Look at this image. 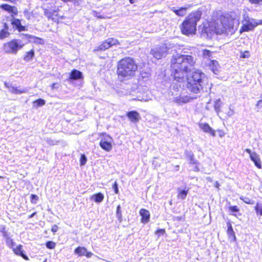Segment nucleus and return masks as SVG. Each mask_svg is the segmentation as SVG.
Here are the masks:
<instances>
[{"instance_id":"obj_5","label":"nucleus","mask_w":262,"mask_h":262,"mask_svg":"<svg viewBox=\"0 0 262 262\" xmlns=\"http://www.w3.org/2000/svg\"><path fill=\"white\" fill-rule=\"evenodd\" d=\"M24 44L19 39H13L4 45V50L7 53L16 54L23 48Z\"/></svg>"},{"instance_id":"obj_28","label":"nucleus","mask_w":262,"mask_h":262,"mask_svg":"<svg viewBox=\"0 0 262 262\" xmlns=\"http://www.w3.org/2000/svg\"><path fill=\"white\" fill-rule=\"evenodd\" d=\"M13 251L16 254L20 255L24 259H28V257L25 255L24 254L23 251L22 250V246L21 245H19L16 248L14 249Z\"/></svg>"},{"instance_id":"obj_26","label":"nucleus","mask_w":262,"mask_h":262,"mask_svg":"<svg viewBox=\"0 0 262 262\" xmlns=\"http://www.w3.org/2000/svg\"><path fill=\"white\" fill-rule=\"evenodd\" d=\"M209 66L212 70V71L214 73L216 74V72L218 71L219 68V64L217 61L211 60L210 61L209 63Z\"/></svg>"},{"instance_id":"obj_7","label":"nucleus","mask_w":262,"mask_h":262,"mask_svg":"<svg viewBox=\"0 0 262 262\" xmlns=\"http://www.w3.org/2000/svg\"><path fill=\"white\" fill-rule=\"evenodd\" d=\"M168 50V47L165 45H163L152 48L150 54L157 59H160L166 55Z\"/></svg>"},{"instance_id":"obj_46","label":"nucleus","mask_w":262,"mask_h":262,"mask_svg":"<svg viewBox=\"0 0 262 262\" xmlns=\"http://www.w3.org/2000/svg\"><path fill=\"white\" fill-rule=\"evenodd\" d=\"M250 2L253 4H258L262 2V0H249Z\"/></svg>"},{"instance_id":"obj_52","label":"nucleus","mask_w":262,"mask_h":262,"mask_svg":"<svg viewBox=\"0 0 262 262\" xmlns=\"http://www.w3.org/2000/svg\"><path fill=\"white\" fill-rule=\"evenodd\" d=\"M0 231L2 233H4V232H5V227L4 226L0 227Z\"/></svg>"},{"instance_id":"obj_63","label":"nucleus","mask_w":262,"mask_h":262,"mask_svg":"<svg viewBox=\"0 0 262 262\" xmlns=\"http://www.w3.org/2000/svg\"><path fill=\"white\" fill-rule=\"evenodd\" d=\"M2 178V177H1V176H0V178Z\"/></svg>"},{"instance_id":"obj_49","label":"nucleus","mask_w":262,"mask_h":262,"mask_svg":"<svg viewBox=\"0 0 262 262\" xmlns=\"http://www.w3.org/2000/svg\"><path fill=\"white\" fill-rule=\"evenodd\" d=\"M164 232H165L164 229H159L156 231V233L158 234L159 233H161L163 234Z\"/></svg>"},{"instance_id":"obj_19","label":"nucleus","mask_w":262,"mask_h":262,"mask_svg":"<svg viewBox=\"0 0 262 262\" xmlns=\"http://www.w3.org/2000/svg\"><path fill=\"white\" fill-rule=\"evenodd\" d=\"M0 7L10 13H12V14H17V9L16 7L14 6H11L8 4H3L1 5Z\"/></svg>"},{"instance_id":"obj_57","label":"nucleus","mask_w":262,"mask_h":262,"mask_svg":"<svg viewBox=\"0 0 262 262\" xmlns=\"http://www.w3.org/2000/svg\"><path fill=\"white\" fill-rule=\"evenodd\" d=\"M35 214H36V212H34V213H32V214L29 216V218H32V217H33L34 216V215H35Z\"/></svg>"},{"instance_id":"obj_17","label":"nucleus","mask_w":262,"mask_h":262,"mask_svg":"<svg viewBox=\"0 0 262 262\" xmlns=\"http://www.w3.org/2000/svg\"><path fill=\"white\" fill-rule=\"evenodd\" d=\"M5 86L9 89V91L14 94H20L23 93H25L27 92V91L25 89L19 90L17 88H15L11 85L9 84L7 82H5Z\"/></svg>"},{"instance_id":"obj_4","label":"nucleus","mask_w":262,"mask_h":262,"mask_svg":"<svg viewBox=\"0 0 262 262\" xmlns=\"http://www.w3.org/2000/svg\"><path fill=\"white\" fill-rule=\"evenodd\" d=\"M201 17V12L199 11L190 14L181 25L182 33L186 35L194 34L196 31V23Z\"/></svg>"},{"instance_id":"obj_41","label":"nucleus","mask_w":262,"mask_h":262,"mask_svg":"<svg viewBox=\"0 0 262 262\" xmlns=\"http://www.w3.org/2000/svg\"><path fill=\"white\" fill-rule=\"evenodd\" d=\"M197 161L194 159V156L193 154H190V163L191 164H196Z\"/></svg>"},{"instance_id":"obj_2","label":"nucleus","mask_w":262,"mask_h":262,"mask_svg":"<svg viewBox=\"0 0 262 262\" xmlns=\"http://www.w3.org/2000/svg\"><path fill=\"white\" fill-rule=\"evenodd\" d=\"M138 69V66L130 57L121 59L117 64V73L120 80L128 79L133 77Z\"/></svg>"},{"instance_id":"obj_32","label":"nucleus","mask_w":262,"mask_h":262,"mask_svg":"<svg viewBox=\"0 0 262 262\" xmlns=\"http://www.w3.org/2000/svg\"><path fill=\"white\" fill-rule=\"evenodd\" d=\"M188 194V191L185 190H181L178 194V198L184 200Z\"/></svg>"},{"instance_id":"obj_62","label":"nucleus","mask_w":262,"mask_h":262,"mask_svg":"<svg viewBox=\"0 0 262 262\" xmlns=\"http://www.w3.org/2000/svg\"><path fill=\"white\" fill-rule=\"evenodd\" d=\"M52 19H53V20H54V19H55V18H54V17H52Z\"/></svg>"},{"instance_id":"obj_16","label":"nucleus","mask_w":262,"mask_h":262,"mask_svg":"<svg viewBox=\"0 0 262 262\" xmlns=\"http://www.w3.org/2000/svg\"><path fill=\"white\" fill-rule=\"evenodd\" d=\"M200 127L203 130V132L210 134L213 137L215 136V132L213 129L207 123H200L199 124Z\"/></svg>"},{"instance_id":"obj_25","label":"nucleus","mask_w":262,"mask_h":262,"mask_svg":"<svg viewBox=\"0 0 262 262\" xmlns=\"http://www.w3.org/2000/svg\"><path fill=\"white\" fill-rule=\"evenodd\" d=\"M186 7H181L180 9L177 10L175 8L173 7L171 10L173 11L177 15L180 16H183L186 14Z\"/></svg>"},{"instance_id":"obj_39","label":"nucleus","mask_w":262,"mask_h":262,"mask_svg":"<svg viewBox=\"0 0 262 262\" xmlns=\"http://www.w3.org/2000/svg\"><path fill=\"white\" fill-rule=\"evenodd\" d=\"M87 161L86 157L84 155H82L80 158V165H84L85 164Z\"/></svg>"},{"instance_id":"obj_54","label":"nucleus","mask_w":262,"mask_h":262,"mask_svg":"<svg viewBox=\"0 0 262 262\" xmlns=\"http://www.w3.org/2000/svg\"><path fill=\"white\" fill-rule=\"evenodd\" d=\"M219 132H220L219 136H220V137H224L225 136V133H224V132H223L222 130H219Z\"/></svg>"},{"instance_id":"obj_53","label":"nucleus","mask_w":262,"mask_h":262,"mask_svg":"<svg viewBox=\"0 0 262 262\" xmlns=\"http://www.w3.org/2000/svg\"><path fill=\"white\" fill-rule=\"evenodd\" d=\"M8 29H9V27H8V25L6 23H5L4 26V29L3 30H6L8 31Z\"/></svg>"},{"instance_id":"obj_20","label":"nucleus","mask_w":262,"mask_h":262,"mask_svg":"<svg viewBox=\"0 0 262 262\" xmlns=\"http://www.w3.org/2000/svg\"><path fill=\"white\" fill-rule=\"evenodd\" d=\"M90 199L97 203H100L103 200L104 195L102 193L99 192L91 196Z\"/></svg>"},{"instance_id":"obj_43","label":"nucleus","mask_w":262,"mask_h":262,"mask_svg":"<svg viewBox=\"0 0 262 262\" xmlns=\"http://www.w3.org/2000/svg\"><path fill=\"white\" fill-rule=\"evenodd\" d=\"M6 243L8 246H13L14 244L13 240L10 237L6 239Z\"/></svg>"},{"instance_id":"obj_34","label":"nucleus","mask_w":262,"mask_h":262,"mask_svg":"<svg viewBox=\"0 0 262 262\" xmlns=\"http://www.w3.org/2000/svg\"><path fill=\"white\" fill-rule=\"evenodd\" d=\"M120 205H118L117 207V211H116V215L118 219L120 220V222L122 220V214H121V211L120 210Z\"/></svg>"},{"instance_id":"obj_12","label":"nucleus","mask_w":262,"mask_h":262,"mask_svg":"<svg viewBox=\"0 0 262 262\" xmlns=\"http://www.w3.org/2000/svg\"><path fill=\"white\" fill-rule=\"evenodd\" d=\"M221 20L224 24L227 31L228 30L230 31V29L233 28V19L228 14L223 16L221 18Z\"/></svg>"},{"instance_id":"obj_15","label":"nucleus","mask_w":262,"mask_h":262,"mask_svg":"<svg viewBox=\"0 0 262 262\" xmlns=\"http://www.w3.org/2000/svg\"><path fill=\"white\" fill-rule=\"evenodd\" d=\"M194 98L188 96L180 95L174 97V101L179 104H182L189 102Z\"/></svg>"},{"instance_id":"obj_24","label":"nucleus","mask_w":262,"mask_h":262,"mask_svg":"<svg viewBox=\"0 0 262 262\" xmlns=\"http://www.w3.org/2000/svg\"><path fill=\"white\" fill-rule=\"evenodd\" d=\"M227 234L228 236L230 238H232L233 241H235L236 240V236L235 235V233L233 231V229L232 228V225L230 222L227 223Z\"/></svg>"},{"instance_id":"obj_40","label":"nucleus","mask_w":262,"mask_h":262,"mask_svg":"<svg viewBox=\"0 0 262 262\" xmlns=\"http://www.w3.org/2000/svg\"><path fill=\"white\" fill-rule=\"evenodd\" d=\"M241 199H242L246 204H253V200H252L248 198H241Z\"/></svg>"},{"instance_id":"obj_60","label":"nucleus","mask_w":262,"mask_h":262,"mask_svg":"<svg viewBox=\"0 0 262 262\" xmlns=\"http://www.w3.org/2000/svg\"><path fill=\"white\" fill-rule=\"evenodd\" d=\"M259 24H262V19L259 21Z\"/></svg>"},{"instance_id":"obj_27","label":"nucleus","mask_w":262,"mask_h":262,"mask_svg":"<svg viewBox=\"0 0 262 262\" xmlns=\"http://www.w3.org/2000/svg\"><path fill=\"white\" fill-rule=\"evenodd\" d=\"M82 76L81 72L78 70H74L71 73L70 78L74 80L79 79L81 78Z\"/></svg>"},{"instance_id":"obj_42","label":"nucleus","mask_w":262,"mask_h":262,"mask_svg":"<svg viewBox=\"0 0 262 262\" xmlns=\"http://www.w3.org/2000/svg\"><path fill=\"white\" fill-rule=\"evenodd\" d=\"M229 210L231 212H238L239 211V209L236 206H230L229 207Z\"/></svg>"},{"instance_id":"obj_31","label":"nucleus","mask_w":262,"mask_h":262,"mask_svg":"<svg viewBox=\"0 0 262 262\" xmlns=\"http://www.w3.org/2000/svg\"><path fill=\"white\" fill-rule=\"evenodd\" d=\"M45 103V101L42 99H38L33 102L34 106L35 107L43 106Z\"/></svg>"},{"instance_id":"obj_61","label":"nucleus","mask_w":262,"mask_h":262,"mask_svg":"<svg viewBox=\"0 0 262 262\" xmlns=\"http://www.w3.org/2000/svg\"><path fill=\"white\" fill-rule=\"evenodd\" d=\"M47 141H48V143H50L49 142V141H51V140H48Z\"/></svg>"},{"instance_id":"obj_29","label":"nucleus","mask_w":262,"mask_h":262,"mask_svg":"<svg viewBox=\"0 0 262 262\" xmlns=\"http://www.w3.org/2000/svg\"><path fill=\"white\" fill-rule=\"evenodd\" d=\"M222 102L220 99L216 100L214 102V108L215 112L219 113L220 111L221 106L222 105Z\"/></svg>"},{"instance_id":"obj_22","label":"nucleus","mask_w":262,"mask_h":262,"mask_svg":"<svg viewBox=\"0 0 262 262\" xmlns=\"http://www.w3.org/2000/svg\"><path fill=\"white\" fill-rule=\"evenodd\" d=\"M211 23H206L202 27V32L203 33H206L207 35L211 34L212 32L214 33L213 30H211Z\"/></svg>"},{"instance_id":"obj_59","label":"nucleus","mask_w":262,"mask_h":262,"mask_svg":"<svg viewBox=\"0 0 262 262\" xmlns=\"http://www.w3.org/2000/svg\"><path fill=\"white\" fill-rule=\"evenodd\" d=\"M129 2L131 3V4H133L134 3V0H129Z\"/></svg>"},{"instance_id":"obj_47","label":"nucleus","mask_w":262,"mask_h":262,"mask_svg":"<svg viewBox=\"0 0 262 262\" xmlns=\"http://www.w3.org/2000/svg\"><path fill=\"white\" fill-rule=\"evenodd\" d=\"M256 106L258 108H260L262 107V100H260L257 102L256 104Z\"/></svg>"},{"instance_id":"obj_55","label":"nucleus","mask_w":262,"mask_h":262,"mask_svg":"<svg viewBox=\"0 0 262 262\" xmlns=\"http://www.w3.org/2000/svg\"><path fill=\"white\" fill-rule=\"evenodd\" d=\"M214 186H215L216 188H218V189L219 188V186H220V185H219V183H218V182H217V181L215 182V183H214Z\"/></svg>"},{"instance_id":"obj_50","label":"nucleus","mask_w":262,"mask_h":262,"mask_svg":"<svg viewBox=\"0 0 262 262\" xmlns=\"http://www.w3.org/2000/svg\"><path fill=\"white\" fill-rule=\"evenodd\" d=\"M3 235L5 237H6V239H8V238H9V235H8V233H7L6 231H5V232H4V233H3Z\"/></svg>"},{"instance_id":"obj_21","label":"nucleus","mask_w":262,"mask_h":262,"mask_svg":"<svg viewBox=\"0 0 262 262\" xmlns=\"http://www.w3.org/2000/svg\"><path fill=\"white\" fill-rule=\"evenodd\" d=\"M12 24L16 27L17 29L19 31H24L25 28L24 26H23L21 25L20 20L18 19L14 18L13 17L12 20Z\"/></svg>"},{"instance_id":"obj_58","label":"nucleus","mask_w":262,"mask_h":262,"mask_svg":"<svg viewBox=\"0 0 262 262\" xmlns=\"http://www.w3.org/2000/svg\"><path fill=\"white\" fill-rule=\"evenodd\" d=\"M207 180H208L209 181H210V182H211V181H212V179H211V178H210V177H208V178H207Z\"/></svg>"},{"instance_id":"obj_38","label":"nucleus","mask_w":262,"mask_h":262,"mask_svg":"<svg viewBox=\"0 0 262 262\" xmlns=\"http://www.w3.org/2000/svg\"><path fill=\"white\" fill-rule=\"evenodd\" d=\"M46 246L48 248L52 249L55 248V243L52 241H49L47 243Z\"/></svg>"},{"instance_id":"obj_51","label":"nucleus","mask_w":262,"mask_h":262,"mask_svg":"<svg viewBox=\"0 0 262 262\" xmlns=\"http://www.w3.org/2000/svg\"><path fill=\"white\" fill-rule=\"evenodd\" d=\"M57 85V83H54L52 84V89H57L58 88V87L56 85Z\"/></svg>"},{"instance_id":"obj_1","label":"nucleus","mask_w":262,"mask_h":262,"mask_svg":"<svg viewBox=\"0 0 262 262\" xmlns=\"http://www.w3.org/2000/svg\"><path fill=\"white\" fill-rule=\"evenodd\" d=\"M194 63L195 60L190 55H173L171 59V68L174 80L179 82H183L188 76L187 72Z\"/></svg>"},{"instance_id":"obj_8","label":"nucleus","mask_w":262,"mask_h":262,"mask_svg":"<svg viewBox=\"0 0 262 262\" xmlns=\"http://www.w3.org/2000/svg\"><path fill=\"white\" fill-rule=\"evenodd\" d=\"M119 44L118 40L114 38H109L103 42L95 49L96 51H104L113 46Z\"/></svg>"},{"instance_id":"obj_13","label":"nucleus","mask_w":262,"mask_h":262,"mask_svg":"<svg viewBox=\"0 0 262 262\" xmlns=\"http://www.w3.org/2000/svg\"><path fill=\"white\" fill-rule=\"evenodd\" d=\"M75 254L78 255L79 256H85L88 258H90L93 253L91 252L87 251V249L83 247H78L74 250Z\"/></svg>"},{"instance_id":"obj_35","label":"nucleus","mask_w":262,"mask_h":262,"mask_svg":"<svg viewBox=\"0 0 262 262\" xmlns=\"http://www.w3.org/2000/svg\"><path fill=\"white\" fill-rule=\"evenodd\" d=\"M250 57L249 51H246L245 52L241 51L240 53V57L242 58H248Z\"/></svg>"},{"instance_id":"obj_9","label":"nucleus","mask_w":262,"mask_h":262,"mask_svg":"<svg viewBox=\"0 0 262 262\" xmlns=\"http://www.w3.org/2000/svg\"><path fill=\"white\" fill-rule=\"evenodd\" d=\"M113 140L110 136H103L100 140V146L106 151H110L112 149Z\"/></svg>"},{"instance_id":"obj_6","label":"nucleus","mask_w":262,"mask_h":262,"mask_svg":"<svg viewBox=\"0 0 262 262\" xmlns=\"http://www.w3.org/2000/svg\"><path fill=\"white\" fill-rule=\"evenodd\" d=\"M242 23V27L240 30L241 32L251 30L259 24V23L256 22L254 19L249 18L246 14L243 15V20Z\"/></svg>"},{"instance_id":"obj_56","label":"nucleus","mask_w":262,"mask_h":262,"mask_svg":"<svg viewBox=\"0 0 262 262\" xmlns=\"http://www.w3.org/2000/svg\"><path fill=\"white\" fill-rule=\"evenodd\" d=\"M94 15L98 18H102V17L100 15H98V13L96 12H94Z\"/></svg>"},{"instance_id":"obj_18","label":"nucleus","mask_w":262,"mask_h":262,"mask_svg":"<svg viewBox=\"0 0 262 262\" xmlns=\"http://www.w3.org/2000/svg\"><path fill=\"white\" fill-rule=\"evenodd\" d=\"M140 214L142 216L141 222L146 224L149 221L150 213L149 212L145 209H141L140 210Z\"/></svg>"},{"instance_id":"obj_33","label":"nucleus","mask_w":262,"mask_h":262,"mask_svg":"<svg viewBox=\"0 0 262 262\" xmlns=\"http://www.w3.org/2000/svg\"><path fill=\"white\" fill-rule=\"evenodd\" d=\"M256 214L258 215H262V204L257 203L255 206Z\"/></svg>"},{"instance_id":"obj_23","label":"nucleus","mask_w":262,"mask_h":262,"mask_svg":"<svg viewBox=\"0 0 262 262\" xmlns=\"http://www.w3.org/2000/svg\"><path fill=\"white\" fill-rule=\"evenodd\" d=\"M34 57V50L33 49L31 50L30 51H28L26 53L25 55L23 57V59L27 61H31Z\"/></svg>"},{"instance_id":"obj_48","label":"nucleus","mask_w":262,"mask_h":262,"mask_svg":"<svg viewBox=\"0 0 262 262\" xmlns=\"http://www.w3.org/2000/svg\"><path fill=\"white\" fill-rule=\"evenodd\" d=\"M229 110L230 111L227 114L229 117H231L234 114V111L231 108H229Z\"/></svg>"},{"instance_id":"obj_14","label":"nucleus","mask_w":262,"mask_h":262,"mask_svg":"<svg viewBox=\"0 0 262 262\" xmlns=\"http://www.w3.org/2000/svg\"><path fill=\"white\" fill-rule=\"evenodd\" d=\"M126 116L129 120L133 123H137L140 120V116L136 111H130L126 114Z\"/></svg>"},{"instance_id":"obj_11","label":"nucleus","mask_w":262,"mask_h":262,"mask_svg":"<svg viewBox=\"0 0 262 262\" xmlns=\"http://www.w3.org/2000/svg\"><path fill=\"white\" fill-rule=\"evenodd\" d=\"M245 151L249 154L250 159L254 162L255 165L258 168H261V162L259 156L255 152L252 151L251 150L248 148H246Z\"/></svg>"},{"instance_id":"obj_30","label":"nucleus","mask_w":262,"mask_h":262,"mask_svg":"<svg viewBox=\"0 0 262 262\" xmlns=\"http://www.w3.org/2000/svg\"><path fill=\"white\" fill-rule=\"evenodd\" d=\"M10 35L8 31L6 30H2L0 31V39L3 40L8 38Z\"/></svg>"},{"instance_id":"obj_45","label":"nucleus","mask_w":262,"mask_h":262,"mask_svg":"<svg viewBox=\"0 0 262 262\" xmlns=\"http://www.w3.org/2000/svg\"><path fill=\"white\" fill-rule=\"evenodd\" d=\"M58 230V227L56 225H54V226H53L52 229H51V231L53 232V233H55L57 231V230Z\"/></svg>"},{"instance_id":"obj_36","label":"nucleus","mask_w":262,"mask_h":262,"mask_svg":"<svg viewBox=\"0 0 262 262\" xmlns=\"http://www.w3.org/2000/svg\"><path fill=\"white\" fill-rule=\"evenodd\" d=\"M38 196L36 194H31V202L32 204H36L38 200Z\"/></svg>"},{"instance_id":"obj_3","label":"nucleus","mask_w":262,"mask_h":262,"mask_svg":"<svg viewBox=\"0 0 262 262\" xmlns=\"http://www.w3.org/2000/svg\"><path fill=\"white\" fill-rule=\"evenodd\" d=\"M187 90L194 94L199 93L204 85L208 82L205 74L199 70H194L191 75L187 77Z\"/></svg>"},{"instance_id":"obj_10","label":"nucleus","mask_w":262,"mask_h":262,"mask_svg":"<svg viewBox=\"0 0 262 262\" xmlns=\"http://www.w3.org/2000/svg\"><path fill=\"white\" fill-rule=\"evenodd\" d=\"M211 30L216 34H221L227 32L224 24L220 20L219 21L211 22Z\"/></svg>"},{"instance_id":"obj_44","label":"nucleus","mask_w":262,"mask_h":262,"mask_svg":"<svg viewBox=\"0 0 262 262\" xmlns=\"http://www.w3.org/2000/svg\"><path fill=\"white\" fill-rule=\"evenodd\" d=\"M113 189H114L115 192L116 194H118L119 192L118 189V184L116 182H115L113 186Z\"/></svg>"},{"instance_id":"obj_37","label":"nucleus","mask_w":262,"mask_h":262,"mask_svg":"<svg viewBox=\"0 0 262 262\" xmlns=\"http://www.w3.org/2000/svg\"><path fill=\"white\" fill-rule=\"evenodd\" d=\"M212 52L208 50H204L203 51V55L206 58H209Z\"/></svg>"}]
</instances>
